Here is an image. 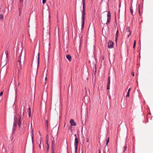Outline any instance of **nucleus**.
<instances>
[{"label": "nucleus", "instance_id": "1", "mask_svg": "<svg viewBox=\"0 0 153 153\" xmlns=\"http://www.w3.org/2000/svg\"><path fill=\"white\" fill-rule=\"evenodd\" d=\"M107 12H104L101 17V21L104 24H108L110 22L111 14L110 12H108L107 14Z\"/></svg>", "mask_w": 153, "mask_h": 153}, {"label": "nucleus", "instance_id": "2", "mask_svg": "<svg viewBox=\"0 0 153 153\" xmlns=\"http://www.w3.org/2000/svg\"><path fill=\"white\" fill-rule=\"evenodd\" d=\"M78 140L77 138H75V139L74 146L75 148V151H77L78 149Z\"/></svg>", "mask_w": 153, "mask_h": 153}, {"label": "nucleus", "instance_id": "3", "mask_svg": "<svg viewBox=\"0 0 153 153\" xmlns=\"http://www.w3.org/2000/svg\"><path fill=\"white\" fill-rule=\"evenodd\" d=\"M82 28H84V18L85 17V11H82Z\"/></svg>", "mask_w": 153, "mask_h": 153}, {"label": "nucleus", "instance_id": "4", "mask_svg": "<svg viewBox=\"0 0 153 153\" xmlns=\"http://www.w3.org/2000/svg\"><path fill=\"white\" fill-rule=\"evenodd\" d=\"M114 46L113 43L112 42H110L108 45V47L109 48H112Z\"/></svg>", "mask_w": 153, "mask_h": 153}, {"label": "nucleus", "instance_id": "5", "mask_svg": "<svg viewBox=\"0 0 153 153\" xmlns=\"http://www.w3.org/2000/svg\"><path fill=\"white\" fill-rule=\"evenodd\" d=\"M70 123L71 125L72 126H75L76 125V123L74 122V120L71 119L70 120Z\"/></svg>", "mask_w": 153, "mask_h": 153}, {"label": "nucleus", "instance_id": "6", "mask_svg": "<svg viewBox=\"0 0 153 153\" xmlns=\"http://www.w3.org/2000/svg\"><path fill=\"white\" fill-rule=\"evenodd\" d=\"M126 33V34H128V37L131 34V32L129 28L127 29Z\"/></svg>", "mask_w": 153, "mask_h": 153}, {"label": "nucleus", "instance_id": "7", "mask_svg": "<svg viewBox=\"0 0 153 153\" xmlns=\"http://www.w3.org/2000/svg\"><path fill=\"white\" fill-rule=\"evenodd\" d=\"M118 30H117V32H116V34H115L116 38H115V41L116 43H117V40H118Z\"/></svg>", "mask_w": 153, "mask_h": 153}, {"label": "nucleus", "instance_id": "8", "mask_svg": "<svg viewBox=\"0 0 153 153\" xmlns=\"http://www.w3.org/2000/svg\"><path fill=\"white\" fill-rule=\"evenodd\" d=\"M21 124V118L20 116L19 117V121L18 122V125L19 127V128L20 129V125Z\"/></svg>", "mask_w": 153, "mask_h": 153}, {"label": "nucleus", "instance_id": "9", "mask_svg": "<svg viewBox=\"0 0 153 153\" xmlns=\"http://www.w3.org/2000/svg\"><path fill=\"white\" fill-rule=\"evenodd\" d=\"M55 144H56V143H55V141L53 140L52 142V148L51 149H53V151H54L55 148L54 147L55 146Z\"/></svg>", "mask_w": 153, "mask_h": 153}, {"label": "nucleus", "instance_id": "10", "mask_svg": "<svg viewBox=\"0 0 153 153\" xmlns=\"http://www.w3.org/2000/svg\"><path fill=\"white\" fill-rule=\"evenodd\" d=\"M66 57L67 59H68L69 61H71L72 58L70 54L67 55Z\"/></svg>", "mask_w": 153, "mask_h": 153}, {"label": "nucleus", "instance_id": "11", "mask_svg": "<svg viewBox=\"0 0 153 153\" xmlns=\"http://www.w3.org/2000/svg\"><path fill=\"white\" fill-rule=\"evenodd\" d=\"M24 106L23 108H22V107H21V109L20 110V114H21L22 113V114L23 115H24Z\"/></svg>", "mask_w": 153, "mask_h": 153}, {"label": "nucleus", "instance_id": "12", "mask_svg": "<svg viewBox=\"0 0 153 153\" xmlns=\"http://www.w3.org/2000/svg\"><path fill=\"white\" fill-rule=\"evenodd\" d=\"M27 112L28 113L29 117H30V116L31 114V109L30 107L28 108V110H27Z\"/></svg>", "mask_w": 153, "mask_h": 153}, {"label": "nucleus", "instance_id": "13", "mask_svg": "<svg viewBox=\"0 0 153 153\" xmlns=\"http://www.w3.org/2000/svg\"><path fill=\"white\" fill-rule=\"evenodd\" d=\"M3 18V15L1 14L0 15V19L1 20H2Z\"/></svg>", "mask_w": 153, "mask_h": 153}, {"label": "nucleus", "instance_id": "14", "mask_svg": "<svg viewBox=\"0 0 153 153\" xmlns=\"http://www.w3.org/2000/svg\"><path fill=\"white\" fill-rule=\"evenodd\" d=\"M46 126L47 127V129L48 130V121L47 120H46Z\"/></svg>", "mask_w": 153, "mask_h": 153}, {"label": "nucleus", "instance_id": "15", "mask_svg": "<svg viewBox=\"0 0 153 153\" xmlns=\"http://www.w3.org/2000/svg\"><path fill=\"white\" fill-rule=\"evenodd\" d=\"M54 130H55L54 129H53L51 131V134L52 135V137H53V133L54 131Z\"/></svg>", "mask_w": 153, "mask_h": 153}, {"label": "nucleus", "instance_id": "16", "mask_svg": "<svg viewBox=\"0 0 153 153\" xmlns=\"http://www.w3.org/2000/svg\"><path fill=\"white\" fill-rule=\"evenodd\" d=\"M109 137H108V139L107 140H106V145H107L108 143V142H109Z\"/></svg>", "mask_w": 153, "mask_h": 153}, {"label": "nucleus", "instance_id": "17", "mask_svg": "<svg viewBox=\"0 0 153 153\" xmlns=\"http://www.w3.org/2000/svg\"><path fill=\"white\" fill-rule=\"evenodd\" d=\"M47 151H48L49 149V145L48 144V143H47Z\"/></svg>", "mask_w": 153, "mask_h": 153}, {"label": "nucleus", "instance_id": "18", "mask_svg": "<svg viewBox=\"0 0 153 153\" xmlns=\"http://www.w3.org/2000/svg\"><path fill=\"white\" fill-rule=\"evenodd\" d=\"M136 42V41L135 40L134 41V45H133V48H135V47Z\"/></svg>", "mask_w": 153, "mask_h": 153}, {"label": "nucleus", "instance_id": "19", "mask_svg": "<svg viewBox=\"0 0 153 153\" xmlns=\"http://www.w3.org/2000/svg\"><path fill=\"white\" fill-rule=\"evenodd\" d=\"M82 11H85V6H82Z\"/></svg>", "mask_w": 153, "mask_h": 153}, {"label": "nucleus", "instance_id": "20", "mask_svg": "<svg viewBox=\"0 0 153 153\" xmlns=\"http://www.w3.org/2000/svg\"><path fill=\"white\" fill-rule=\"evenodd\" d=\"M130 13H131V14L133 15V11L132 10V9H131V8H130Z\"/></svg>", "mask_w": 153, "mask_h": 153}, {"label": "nucleus", "instance_id": "21", "mask_svg": "<svg viewBox=\"0 0 153 153\" xmlns=\"http://www.w3.org/2000/svg\"><path fill=\"white\" fill-rule=\"evenodd\" d=\"M129 93H130V92H127V95L126 96V97H129Z\"/></svg>", "mask_w": 153, "mask_h": 153}, {"label": "nucleus", "instance_id": "22", "mask_svg": "<svg viewBox=\"0 0 153 153\" xmlns=\"http://www.w3.org/2000/svg\"><path fill=\"white\" fill-rule=\"evenodd\" d=\"M5 53H6V57H7L8 56V52L7 50L6 51H5Z\"/></svg>", "mask_w": 153, "mask_h": 153}, {"label": "nucleus", "instance_id": "23", "mask_svg": "<svg viewBox=\"0 0 153 153\" xmlns=\"http://www.w3.org/2000/svg\"><path fill=\"white\" fill-rule=\"evenodd\" d=\"M41 140H40V144L39 145V147L40 149H41Z\"/></svg>", "mask_w": 153, "mask_h": 153}, {"label": "nucleus", "instance_id": "24", "mask_svg": "<svg viewBox=\"0 0 153 153\" xmlns=\"http://www.w3.org/2000/svg\"><path fill=\"white\" fill-rule=\"evenodd\" d=\"M21 55H22L21 54V55L20 56V58H19V60L18 61V62H19V65H20V62H21L20 60H21Z\"/></svg>", "mask_w": 153, "mask_h": 153}, {"label": "nucleus", "instance_id": "25", "mask_svg": "<svg viewBox=\"0 0 153 153\" xmlns=\"http://www.w3.org/2000/svg\"><path fill=\"white\" fill-rule=\"evenodd\" d=\"M107 89L109 90L110 89V85H107Z\"/></svg>", "mask_w": 153, "mask_h": 153}, {"label": "nucleus", "instance_id": "26", "mask_svg": "<svg viewBox=\"0 0 153 153\" xmlns=\"http://www.w3.org/2000/svg\"><path fill=\"white\" fill-rule=\"evenodd\" d=\"M46 0H42V3L43 4H44L45 3Z\"/></svg>", "mask_w": 153, "mask_h": 153}, {"label": "nucleus", "instance_id": "27", "mask_svg": "<svg viewBox=\"0 0 153 153\" xmlns=\"http://www.w3.org/2000/svg\"><path fill=\"white\" fill-rule=\"evenodd\" d=\"M85 2H82V6H85Z\"/></svg>", "mask_w": 153, "mask_h": 153}, {"label": "nucleus", "instance_id": "28", "mask_svg": "<svg viewBox=\"0 0 153 153\" xmlns=\"http://www.w3.org/2000/svg\"><path fill=\"white\" fill-rule=\"evenodd\" d=\"M110 80H109V81L108 80V84L107 85H110Z\"/></svg>", "mask_w": 153, "mask_h": 153}, {"label": "nucleus", "instance_id": "29", "mask_svg": "<svg viewBox=\"0 0 153 153\" xmlns=\"http://www.w3.org/2000/svg\"><path fill=\"white\" fill-rule=\"evenodd\" d=\"M32 141L33 142V133L32 132Z\"/></svg>", "mask_w": 153, "mask_h": 153}, {"label": "nucleus", "instance_id": "30", "mask_svg": "<svg viewBox=\"0 0 153 153\" xmlns=\"http://www.w3.org/2000/svg\"><path fill=\"white\" fill-rule=\"evenodd\" d=\"M3 94V93L2 91H1L0 93V96H1Z\"/></svg>", "mask_w": 153, "mask_h": 153}, {"label": "nucleus", "instance_id": "31", "mask_svg": "<svg viewBox=\"0 0 153 153\" xmlns=\"http://www.w3.org/2000/svg\"><path fill=\"white\" fill-rule=\"evenodd\" d=\"M16 123H13V126H14V127H15L16 126Z\"/></svg>", "mask_w": 153, "mask_h": 153}, {"label": "nucleus", "instance_id": "32", "mask_svg": "<svg viewBox=\"0 0 153 153\" xmlns=\"http://www.w3.org/2000/svg\"><path fill=\"white\" fill-rule=\"evenodd\" d=\"M69 129L70 130H72V127L70 126L69 128Z\"/></svg>", "mask_w": 153, "mask_h": 153}, {"label": "nucleus", "instance_id": "33", "mask_svg": "<svg viewBox=\"0 0 153 153\" xmlns=\"http://www.w3.org/2000/svg\"><path fill=\"white\" fill-rule=\"evenodd\" d=\"M126 148H127V147L126 146H125L124 147V151H125L126 149Z\"/></svg>", "mask_w": 153, "mask_h": 153}, {"label": "nucleus", "instance_id": "34", "mask_svg": "<svg viewBox=\"0 0 153 153\" xmlns=\"http://www.w3.org/2000/svg\"><path fill=\"white\" fill-rule=\"evenodd\" d=\"M52 152V153H55L54 151H53V149H51Z\"/></svg>", "mask_w": 153, "mask_h": 153}, {"label": "nucleus", "instance_id": "35", "mask_svg": "<svg viewBox=\"0 0 153 153\" xmlns=\"http://www.w3.org/2000/svg\"><path fill=\"white\" fill-rule=\"evenodd\" d=\"M39 54H38V64H39Z\"/></svg>", "mask_w": 153, "mask_h": 153}, {"label": "nucleus", "instance_id": "36", "mask_svg": "<svg viewBox=\"0 0 153 153\" xmlns=\"http://www.w3.org/2000/svg\"><path fill=\"white\" fill-rule=\"evenodd\" d=\"M110 76H109L108 77V81L110 80Z\"/></svg>", "mask_w": 153, "mask_h": 153}, {"label": "nucleus", "instance_id": "37", "mask_svg": "<svg viewBox=\"0 0 153 153\" xmlns=\"http://www.w3.org/2000/svg\"><path fill=\"white\" fill-rule=\"evenodd\" d=\"M130 90H131V88H130L128 89V92H130Z\"/></svg>", "mask_w": 153, "mask_h": 153}, {"label": "nucleus", "instance_id": "38", "mask_svg": "<svg viewBox=\"0 0 153 153\" xmlns=\"http://www.w3.org/2000/svg\"><path fill=\"white\" fill-rule=\"evenodd\" d=\"M21 11H19V16H20V15L21 14Z\"/></svg>", "mask_w": 153, "mask_h": 153}, {"label": "nucleus", "instance_id": "39", "mask_svg": "<svg viewBox=\"0 0 153 153\" xmlns=\"http://www.w3.org/2000/svg\"><path fill=\"white\" fill-rule=\"evenodd\" d=\"M58 131H57V130H56V135H57V133H58Z\"/></svg>", "mask_w": 153, "mask_h": 153}, {"label": "nucleus", "instance_id": "40", "mask_svg": "<svg viewBox=\"0 0 153 153\" xmlns=\"http://www.w3.org/2000/svg\"><path fill=\"white\" fill-rule=\"evenodd\" d=\"M86 141L87 142H88V139H86Z\"/></svg>", "mask_w": 153, "mask_h": 153}, {"label": "nucleus", "instance_id": "41", "mask_svg": "<svg viewBox=\"0 0 153 153\" xmlns=\"http://www.w3.org/2000/svg\"><path fill=\"white\" fill-rule=\"evenodd\" d=\"M132 74L133 76H134V73H132Z\"/></svg>", "mask_w": 153, "mask_h": 153}, {"label": "nucleus", "instance_id": "42", "mask_svg": "<svg viewBox=\"0 0 153 153\" xmlns=\"http://www.w3.org/2000/svg\"><path fill=\"white\" fill-rule=\"evenodd\" d=\"M47 79V77H45V81Z\"/></svg>", "mask_w": 153, "mask_h": 153}, {"label": "nucleus", "instance_id": "43", "mask_svg": "<svg viewBox=\"0 0 153 153\" xmlns=\"http://www.w3.org/2000/svg\"><path fill=\"white\" fill-rule=\"evenodd\" d=\"M74 136L76 137V134H74Z\"/></svg>", "mask_w": 153, "mask_h": 153}, {"label": "nucleus", "instance_id": "44", "mask_svg": "<svg viewBox=\"0 0 153 153\" xmlns=\"http://www.w3.org/2000/svg\"><path fill=\"white\" fill-rule=\"evenodd\" d=\"M82 2H85V0H82Z\"/></svg>", "mask_w": 153, "mask_h": 153}, {"label": "nucleus", "instance_id": "45", "mask_svg": "<svg viewBox=\"0 0 153 153\" xmlns=\"http://www.w3.org/2000/svg\"><path fill=\"white\" fill-rule=\"evenodd\" d=\"M75 153H77V151H75Z\"/></svg>", "mask_w": 153, "mask_h": 153}, {"label": "nucleus", "instance_id": "46", "mask_svg": "<svg viewBox=\"0 0 153 153\" xmlns=\"http://www.w3.org/2000/svg\"><path fill=\"white\" fill-rule=\"evenodd\" d=\"M19 11H21L20 10V7H19Z\"/></svg>", "mask_w": 153, "mask_h": 153}, {"label": "nucleus", "instance_id": "47", "mask_svg": "<svg viewBox=\"0 0 153 153\" xmlns=\"http://www.w3.org/2000/svg\"><path fill=\"white\" fill-rule=\"evenodd\" d=\"M31 130H32V132H33V130L32 128Z\"/></svg>", "mask_w": 153, "mask_h": 153}, {"label": "nucleus", "instance_id": "48", "mask_svg": "<svg viewBox=\"0 0 153 153\" xmlns=\"http://www.w3.org/2000/svg\"><path fill=\"white\" fill-rule=\"evenodd\" d=\"M20 2H21L22 1V0H20Z\"/></svg>", "mask_w": 153, "mask_h": 153}, {"label": "nucleus", "instance_id": "49", "mask_svg": "<svg viewBox=\"0 0 153 153\" xmlns=\"http://www.w3.org/2000/svg\"><path fill=\"white\" fill-rule=\"evenodd\" d=\"M32 123H31V127H32Z\"/></svg>", "mask_w": 153, "mask_h": 153}, {"label": "nucleus", "instance_id": "50", "mask_svg": "<svg viewBox=\"0 0 153 153\" xmlns=\"http://www.w3.org/2000/svg\"><path fill=\"white\" fill-rule=\"evenodd\" d=\"M99 153H101L100 151H99Z\"/></svg>", "mask_w": 153, "mask_h": 153}, {"label": "nucleus", "instance_id": "51", "mask_svg": "<svg viewBox=\"0 0 153 153\" xmlns=\"http://www.w3.org/2000/svg\"><path fill=\"white\" fill-rule=\"evenodd\" d=\"M13 153L12 152V153Z\"/></svg>", "mask_w": 153, "mask_h": 153}]
</instances>
